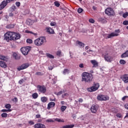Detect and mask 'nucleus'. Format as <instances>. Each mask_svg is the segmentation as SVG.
Returning a JSON list of instances; mask_svg holds the SVG:
<instances>
[{
	"instance_id": "nucleus-39",
	"label": "nucleus",
	"mask_w": 128,
	"mask_h": 128,
	"mask_svg": "<svg viewBox=\"0 0 128 128\" xmlns=\"http://www.w3.org/2000/svg\"><path fill=\"white\" fill-rule=\"evenodd\" d=\"M1 116H2V118H7L8 114H6V112H4L1 114Z\"/></svg>"
},
{
	"instance_id": "nucleus-48",
	"label": "nucleus",
	"mask_w": 128,
	"mask_h": 128,
	"mask_svg": "<svg viewBox=\"0 0 128 128\" xmlns=\"http://www.w3.org/2000/svg\"><path fill=\"white\" fill-rule=\"evenodd\" d=\"M60 54H62V52L60 50H58L56 52V55L58 56H60Z\"/></svg>"
},
{
	"instance_id": "nucleus-18",
	"label": "nucleus",
	"mask_w": 128,
	"mask_h": 128,
	"mask_svg": "<svg viewBox=\"0 0 128 128\" xmlns=\"http://www.w3.org/2000/svg\"><path fill=\"white\" fill-rule=\"evenodd\" d=\"M46 32L50 34H54V30L51 28H46Z\"/></svg>"
},
{
	"instance_id": "nucleus-35",
	"label": "nucleus",
	"mask_w": 128,
	"mask_h": 128,
	"mask_svg": "<svg viewBox=\"0 0 128 128\" xmlns=\"http://www.w3.org/2000/svg\"><path fill=\"white\" fill-rule=\"evenodd\" d=\"M66 110V106H62L60 107V110L61 111L64 112V110Z\"/></svg>"
},
{
	"instance_id": "nucleus-47",
	"label": "nucleus",
	"mask_w": 128,
	"mask_h": 128,
	"mask_svg": "<svg viewBox=\"0 0 128 128\" xmlns=\"http://www.w3.org/2000/svg\"><path fill=\"white\" fill-rule=\"evenodd\" d=\"M89 22H90V24H94V20L93 18H90L89 20Z\"/></svg>"
},
{
	"instance_id": "nucleus-44",
	"label": "nucleus",
	"mask_w": 128,
	"mask_h": 128,
	"mask_svg": "<svg viewBox=\"0 0 128 128\" xmlns=\"http://www.w3.org/2000/svg\"><path fill=\"white\" fill-rule=\"evenodd\" d=\"M50 26H56V23L55 22H50Z\"/></svg>"
},
{
	"instance_id": "nucleus-57",
	"label": "nucleus",
	"mask_w": 128,
	"mask_h": 128,
	"mask_svg": "<svg viewBox=\"0 0 128 128\" xmlns=\"http://www.w3.org/2000/svg\"><path fill=\"white\" fill-rule=\"evenodd\" d=\"M128 96H124V97L122 98V100H126V98H128Z\"/></svg>"
},
{
	"instance_id": "nucleus-43",
	"label": "nucleus",
	"mask_w": 128,
	"mask_h": 128,
	"mask_svg": "<svg viewBox=\"0 0 128 128\" xmlns=\"http://www.w3.org/2000/svg\"><path fill=\"white\" fill-rule=\"evenodd\" d=\"M28 124H29L30 126H34V122L33 120H29Z\"/></svg>"
},
{
	"instance_id": "nucleus-1",
	"label": "nucleus",
	"mask_w": 128,
	"mask_h": 128,
	"mask_svg": "<svg viewBox=\"0 0 128 128\" xmlns=\"http://www.w3.org/2000/svg\"><path fill=\"white\" fill-rule=\"evenodd\" d=\"M20 38V34L12 32H8L4 34V40L8 42L10 40H16Z\"/></svg>"
},
{
	"instance_id": "nucleus-20",
	"label": "nucleus",
	"mask_w": 128,
	"mask_h": 128,
	"mask_svg": "<svg viewBox=\"0 0 128 128\" xmlns=\"http://www.w3.org/2000/svg\"><path fill=\"white\" fill-rule=\"evenodd\" d=\"M91 64L93 65V67L96 68V66H98V63L96 60H90Z\"/></svg>"
},
{
	"instance_id": "nucleus-3",
	"label": "nucleus",
	"mask_w": 128,
	"mask_h": 128,
	"mask_svg": "<svg viewBox=\"0 0 128 128\" xmlns=\"http://www.w3.org/2000/svg\"><path fill=\"white\" fill-rule=\"evenodd\" d=\"M46 42V37H40L36 38L34 42V45L37 46H40L44 44V42Z\"/></svg>"
},
{
	"instance_id": "nucleus-26",
	"label": "nucleus",
	"mask_w": 128,
	"mask_h": 128,
	"mask_svg": "<svg viewBox=\"0 0 128 128\" xmlns=\"http://www.w3.org/2000/svg\"><path fill=\"white\" fill-rule=\"evenodd\" d=\"M6 28H8V30H10V28H14V24H9L6 26Z\"/></svg>"
},
{
	"instance_id": "nucleus-52",
	"label": "nucleus",
	"mask_w": 128,
	"mask_h": 128,
	"mask_svg": "<svg viewBox=\"0 0 128 128\" xmlns=\"http://www.w3.org/2000/svg\"><path fill=\"white\" fill-rule=\"evenodd\" d=\"M16 6H20V2H16Z\"/></svg>"
},
{
	"instance_id": "nucleus-42",
	"label": "nucleus",
	"mask_w": 128,
	"mask_h": 128,
	"mask_svg": "<svg viewBox=\"0 0 128 128\" xmlns=\"http://www.w3.org/2000/svg\"><path fill=\"white\" fill-rule=\"evenodd\" d=\"M6 108H8V110H10V108H11L12 106L10 105V104H6L5 105Z\"/></svg>"
},
{
	"instance_id": "nucleus-55",
	"label": "nucleus",
	"mask_w": 128,
	"mask_h": 128,
	"mask_svg": "<svg viewBox=\"0 0 128 128\" xmlns=\"http://www.w3.org/2000/svg\"><path fill=\"white\" fill-rule=\"evenodd\" d=\"M24 82V79H21L20 80H19L18 83L20 84H22Z\"/></svg>"
},
{
	"instance_id": "nucleus-31",
	"label": "nucleus",
	"mask_w": 128,
	"mask_h": 128,
	"mask_svg": "<svg viewBox=\"0 0 128 128\" xmlns=\"http://www.w3.org/2000/svg\"><path fill=\"white\" fill-rule=\"evenodd\" d=\"M64 92H66V90H62L56 93V96H60V94H64Z\"/></svg>"
},
{
	"instance_id": "nucleus-38",
	"label": "nucleus",
	"mask_w": 128,
	"mask_h": 128,
	"mask_svg": "<svg viewBox=\"0 0 128 128\" xmlns=\"http://www.w3.org/2000/svg\"><path fill=\"white\" fill-rule=\"evenodd\" d=\"M62 98H68V94L65 93L62 96Z\"/></svg>"
},
{
	"instance_id": "nucleus-45",
	"label": "nucleus",
	"mask_w": 128,
	"mask_h": 128,
	"mask_svg": "<svg viewBox=\"0 0 128 128\" xmlns=\"http://www.w3.org/2000/svg\"><path fill=\"white\" fill-rule=\"evenodd\" d=\"M27 44H32V39L28 38L26 40Z\"/></svg>"
},
{
	"instance_id": "nucleus-34",
	"label": "nucleus",
	"mask_w": 128,
	"mask_h": 128,
	"mask_svg": "<svg viewBox=\"0 0 128 128\" xmlns=\"http://www.w3.org/2000/svg\"><path fill=\"white\" fill-rule=\"evenodd\" d=\"M70 73V70L68 69H65L63 71V74H68Z\"/></svg>"
},
{
	"instance_id": "nucleus-15",
	"label": "nucleus",
	"mask_w": 128,
	"mask_h": 128,
	"mask_svg": "<svg viewBox=\"0 0 128 128\" xmlns=\"http://www.w3.org/2000/svg\"><path fill=\"white\" fill-rule=\"evenodd\" d=\"M8 2L4 0L2 2L1 4H0V10H2V8H4L6 6H8Z\"/></svg>"
},
{
	"instance_id": "nucleus-14",
	"label": "nucleus",
	"mask_w": 128,
	"mask_h": 128,
	"mask_svg": "<svg viewBox=\"0 0 128 128\" xmlns=\"http://www.w3.org/2000/svg\"><path fill=\"white\" fill-rule=\"evenodd\" d=\"M121 80H122V82H124V84H128V74H124L120 76Z\"/></svg>"
},
{
	"instance_id": "nucleus-12",
	"label": "nucleus",
	"mask_w": 128,
	"mask_h": 128,
	"mask_svg": "<svg viewBox=\"0 0 128 128\" xmlns=\"http://www.w3.org/2000/svg\"><path fill=\"white\" fill-rule=\"evenodd\" d=\"M98 110V106L93 104L90 108L91 112L92 114H96Z\"/></svg>"
},
{
	"instance_id": "nucleus-9",
	"label": "nucleus",
	"mask_w": 128,
	"mask_h": 128,
	"mask_svg": "<svg viewBox=\"0 0 128 128\" xmlns=\"http://www.w3.org/2000/svg\"><path fill=\"white\" fill-rule=\"evenodd\" d=\"M97 99L98 100H110V97L106 95H102V94H100L98 95L97 96Z\"/></svg>"
},
{
	"instance_id": "nucleus-16",
	"label": "nucleus",
	"mask_w": 128,
	"mask_h": 128,
	"mask_svg": "<svg viewBox=\"0 0 128 128\" xmlns=\"http://www.w3.org/2000/svg\"><path fill=\"white\" fill-rule=\"evenodd\" d=\"M76 44L79 46V48H84L86 44H84L82 42H81L80 40H77L76 42Z\"/></svg>"
},
{
	"instance_id": "nucleus-41",
	"label": "nucleus",
	"mask_w": 128,
	"mask_h": 128,
	"mask_svg": "<svg viewBox=\"0 0 128 128\" xmlns=\"http://www.w3.org/2000/svg\"><path fill=\"white\" fill-rule=\"evenodd\" d=\"M122 16H123V18H128V12H126L122 14Z\"/></svg>"
},
{
	"instance_id": "nucleus-49",
	"label": "nucleus",
	"mask_w": 128,
	"mask_h": 128,
	"mask_svg": "<svg viewBox=\"0 0 128 128\" xmlns=\"http://www.w3.org/2000/svg\"><path fill=\"white\" fill-rule=\"evenodd\" d=\"M123 24H124V26H128V20L124 21Z\"/></svg>"
},
{
	"instance_id": "nucleus-23",
	"label": "nucleus",
	"mask_w": 128,
	"mask_h": 128,
	"mask_svg": "<svg viewBox=\"0 0 128 128\" xmlns=\"http://www.w3.org/2000/svg\"><path fill=\"white\" fill-rule=\"evenodd\" d=\"M26 23L28 26H32V24H34V20L28 19L26 21Z\"/></svg>"
},
{
	"instance_id": "nucleus-63",
	"label": "nucleus",
	"mask_w": 128,
	"mask_h": 128,
	"mask_svg": "<svg viewBox=\"0 0 128 128\" xmlns=\"http://www.w3.org/2000/svg\"><path fill=\"white\" fill-rule=\"evenodd\" d=\"M9 16H14V14L12 12H10L9 14Z\"/></svg>"
},
{
	"instance_id": "nucleus-46",
	"label": "nucleus",
	"mask_w": 128,
	"mask_h": 128,
	"mask_svg": "<svg viewBox=\"0 0 128 128\" xmlns=\"http://www.w3.org/2000/svg\"><path fill=\"white\" fill-rule=\"evenodd\" d=\"M82 12H84V10L82 8H79L78 10V14H82Z\"/></svg>"
},
{
	"instance_id": "nucleus-61",
	"label": "nucleus",
	"mask_w": 128,
	"mask_h": 128,
	"mask_svg": "<svg viewBox=\"0 0 128 128\" xmlns=\"http://www.w3.org/2000/svg\"><path fill=\"white\" fill-rule=\"evenodd\" d=\"M100 20H101L102 22H106L104 18H101L100 19Z\"/></svg>"
},
{
	"instance_id": "nucleus-53",
	"label": "nucleus",
	"mask_w": 128,
	"mask_h": 128,
	"mask_svg": "<svg viewBox=\"0 0 128 128\" xmlns=\"http://www.w3.org/2000/svg\"><path fill=\"white\" fill-rule=\"evenodd\" d=\"M36 76H42V74L40 72H37L36 73Z\"/></svg>"
},
{
	"instance_id": "nucleus-32",
	"label": "nucleus",
	"mask_w": 128,
	"mask_h": 128,
	"mask_svg": "<svg viewBox=\"0 0 128 128\" xmlns=\"http://www.w3.org/2000/svg\"><path fill=\"white\" fill-rule=\"evenodd\" d=\"M46 56H47V58H54V56L48 53L46 54Z\"/></svg>"
},
{
	"instance_id": "nucleus-54",
	"label": "nucleus",
	"mask_w": 128,
	"mask_h": 128,
	"mask_svg": "<svg viewBox=\"0 0 128 128\" xmlns=\"http://www.w3.org/2000/svg\"><path fill=\"white\" fill-rule=\"evenodd\" d=\"M40 114H38L36 116V118H40Z\"/></svg>"
},
{
	"instance_id": "nucleus-64",
	"label": "nucleus",
	"mask_w": 128,
	"mask_h": 128,
	"mask_svg": "<svg viewBox=\"0 0 128 128\" xmlns=\"http://www.w3.org/2000/svg\"><path fill=\"white\" fill-rule=\"evenodd\" d=\"M128 118V113L126 114V116L124 117V118Z\"/></svg>"
},
{
	"instance_id": "nucleus-4",
	"label": "nucleus",
	"mask_w": 128,
	"mask_h": 128,
	"mask_svg": "<svg viewBox=\"0 0 128 128\" xmlns=\"http://www.w3.org/2000/svg\"><path fill=\"white\" fill-rule=\"evenodd\" d=\"M36 88L39 94H46V87L44 85H38Z\"/></svg>"
},
{
	"instance_id": "nucleus-62",
	"label": "nucleus",
	"mask_w": 128,
	"mask_h": 128,
	"mask_svg": "<svg viewBox=\"0 0 128 128\" xmlns=\"http://www.w3.org/2000/svg\"><path fill=\"white\" fill-rule=\"evenodd\" d=\"M124 107H125V108H126V110H128V104H126L124 105Z\"/></svg>"
},
{
	"instance_id": "nucleus-13",
	"label": "nucleus",
	"mask_w": 128,
	"mask_h": 128,
	"mask_svg": "<svg viewBox=\"0 0 128 128\" xmlns=\"http://www.w3.org/2000/svg\"><path fill=\"white\" fill-rule=\"evenodd\" d=\"M113 58L112 56L110 55V54H107L104 56V60L106 62H112Z\"/></svg>"
},
{
	"instance_id": "nucleus-8",
	"label": "nucleus",
	"mask_w": 128,
	"mask_h": 128,
	"mask_svg": "<svg viewBox=\"0 0 128 128\" xmlns=\"http://www.w3.org/2000/svg\"><path fill=\"white\" fill-rule=\"evenodd\" d=\"M64 122V119L58 118H49L46 120V122Z\"/></svg>"
},
{
	"instance_id": "nucleus-37",
	"label": "nucleus",
	"mask_w": 128,
	"mask_h": 128,
	"mask_svg": "<svg viewBox=\"0 0 128 128\" xmlns=\"http://www.w3.org/2000/svg\"><path fill=\"white\" fill-rule=\"evenodd\" d=\"M120 64H126V60H120Z\"/></svg>"
},
{
	"instance_id": "nucleus-21",
	"label": "nucleus",
	"mask_w": 128,
	"mask_h": 128,
	"mask_svg": "<svg viewBox=\"0 0 128 128\" xmlns=\"http://www.w3.org/2000/svg\"><path fill=\"white\" fill-rule=\"evenodd\" d=\"M0 60H4L5 62H8V56H6L4 55H0Z\"/></svg>"
},
{
	"instance_id": "nucleus-28",
	"label": "nucleus",
	"mask_w": 128,
	"mask_h": 128,
	"mask_svg": "<svg viewBox=\"0 0 128 128\" xmlns=\"http://www.w3.org/2000/svg\"><path fill=\"white\" fill-rule=\"evenodd\" d=\"M32 98L34 100H36V98H38V94L36 92L34 93L33 94H32Z\"/></svg>"
},
{
	"instance_id": "nucleus-24",
	"label": "nucleus",
	"mask_w": 128,
	"mask_h": 128,
	"mask_svg": "<svg viewBox=\"0 0 128 128\" xmlns=\"http://www.w3.org/2000/svg\"><path fill=\"white\" fill-rule=\"evenodd\" d=\"M122 58H128V50L125 52L123 53L121 56Z\"/></svg>"
},
{
	"instance_id": "nucleus-40",
	"label": "nucleus",
	"mask_w": 128,
	"mask_h": 128,
	"mask_svg": "<svg viewBox=\"0 0 128 128\" xmlns=\"http://www.w3.org/2000/svg\"><path fill=\"white\" fill-rule=\"evenodd\" d=\"M54 5L56 6H57V8L60 7V2H58L56 1L54 2Z\"/></svg>"
},
{
	"instance_id": "nucleus-7",
	"label": "nucleus",
	"mask_w": 128,
	"mask_h": 128,
	"mask_svg": "<svg viewBox=\"0 0 128 128\" xmlns=\"http://www.w3.org/2000/svg\"><path fill=\"white\" fill-rule=\"evenodd\" d=\"M120 29L116 30L114 32L108 34L107 38H114V36H120Z\"/></svg>"
},
{
	"instance_id": "nucleus-30",
	"label": "nucleus",
	"mask_w": 128,
	"mask_h": 128,
	"mask_svg": "<svg viewBox=\"0 0 128 128\" xmlns=\"http://www.w3.org/2000/svg\"><path fill=\"white\" fill-rule=\"evenodd\" d=\"M46 100H48V98L46 96H43L41 98V101L42 102H46Z\"/></svg>"
},
{
	"instance_id": "nucleus-17",
	"label": "nucleus",
	"mask_w": 128,
	"mask_h": 128,
	"mask_svg": "<svg viewBox=\"0 0 128 128\" xmlns=\"http://www.w3.org/2000/svg\"><path fill=\"white\" fill-rule=\"evenodd\" d=\"M34 128H46V126L42 124H36L34 126Z\"/></svg>"
},
{
	"instance_id": "nucleus-27",
	"label": "nucleus",
	"mask_w": 128,
	"mask_h": 128,
	"mask_svg": "<svg viewBox=\"0 0 128 128\" xmlns=\"http://www.w3.org/2000/svg\"><path fill=\"white\" fill-rule=\"evenodd\" d=\"M74 126V124L66 125L60 127V128H72Z\"/></svg>"
},
{
	"instance_id": "nucleus-19",
	"label": "nucleus",
	"mask_w": 128,
	"mask_h": 128,
	"mask_svg": "<svg viewBox=\"0 0 128 128\" xmlns=\"http://www.w3.org/2000/svg\"><path fill=\"white\" fill-rule=\"evenodd\" d=\"M56 106V103L54 102H50L48 104L47 108L48 110H50L52 108H54Z\"/></svg>"
},
{
	"instance_id": "nucleus-5",
	"label": "nucleus",
	"mask_w": 128,
	"mask_h": 128,
	"mask_svg": "<svg viewBox=\"0 0 128 128\" xmlns=\"http://www.w3.org/2000/svg\"><path fill=\"white\" fill-rule=\"evenodd\" d=\"M100 88V84L98 83H94V86H92L90 88H88L87 89L88 92H96V90H98Z\"/></svg>"
},
{
	"instance_id": "nucleus-33",
	"label": "nucleus",
	"mask_w": 128,
	"mask_h": 128,
	"mask_svg": "<svg viewBox=\"0 0 128 128\" xmlns=\"http://www.w3.org/2000/svg\"><path fill=\"white\" fill-rule=\"evenodd\" d=\"M49 78L52 80H56V76H54V75H50L49 76Z\"/></svg>"
},
{
	"instance_id": "nucleus-6",
	"label": "nucleus",
	"mask_w": 128,
	"mask_h": 128,
	"mask_svg": "<svg viewBox=\"0 0 128 128\" xmlns=\"http://www.w3.org/2000/svg\"><path fill=\"white\" fill-rule=\"evenodd\" d=\"M30 48H32L31 46L22 47L20 49V51L22 54L24 56H27V54H28V52H30Z\"/></svg>"
},
{
	"instance_id": "nucleus-2",
	"label": "nucleus",
	"mask_w": 128,
	"mask_h": 128,
	"mask_svg": "<svg viewBox=\"0 0 128 128\" xmlns=\"http://www.w3.org/2000/svg\"><path fill=\"white\" fill-rule=\"evenodd\" d=\"M82 81L84 82H88V84L92 82L94 79V76L92 74L88 72H84L82 74Z\"/></svg>"
},
{
	"instance_id": "nucleus-11",
	"label": "nucleus",
	"mask_w": 128,
	"mask_h": 128,
	"mask_svg": "<svg viewBox=\"0 0 128 128\" xmlns=\"http://www.w3.org/2000/svg\"><path fill=\"white\" fill-rule=\"evenodd\" d=\"M30 66V64L24 63L22 64L20 66H19L18 67L17 70H18L20 72V70H26V68H28Z\"/></svg>"
},
{
	"instance_id": "nucleus-36",
	"label": "nucleus",
	"mask_w": 128,
	"mask_h": 128,
	"mask_svg": "<svg viewBox=\"0 0 128 128\" xmlns=\"http://www.w3.org/2000/svg\"><path fill=\"white\" fill-rule=\"evenodd\" d=\"M25 32H26V34H34V36H36V34L28 30H25Z\"/></svg>"
},
{
	"instance_id": "nucleus-59",
	"label": "nucleus",
	"mask_w": 128,
	"mask_h": 128,
	"mask_svg": "<svg viewBox=\"0 0 128 128\" xmlns=\"http://www.w3.org/2000/svg\"><path fill=\"white\" fill-rule=\"evenodd\" d=\"M78 100L79 102H84V100H82V98H79Z\"/></svg>"
},
{
	"instance_id": "nucleus-56",
	"label": "nucleus",
	"mask_w": 128,
	"mask_h": 128,
	"mask_svg": "<svg viewBox=\"0 0 128 128\" xmlns=\"http://www.w3.org/2000/svg\"><path fill=\"white\" fill-rule=\"evenodd\" d=\"M116 116H117V118H122V114H116Z\"/></svg>"
},
{
	"instance_id": "nucleus-50",
	"label": "nucleus",
	"mask_w": 128,
	"mask_h": 128,
	"mask_svg": "<svg viewBox=\"0 0 128 128\" xmlns=\"http://www.w3.org/2000/svg\"><path fill=\"white\" fill-rule=\"evenodd\" d=\"M79 67H80V68H84V64H79Z\"/></svg>"
},
{
	"instance_id": "nucleus-10",
	"label": "nucleus",
	"mask_w": 128,
	"mask_h": 128,
	"mask_svg": "<svg viewBox=\"0 0 128 128\" xmlns=\"http://www.w3.org/2000/svg\"><path fill=\"white\" fill-rule=\"evenodd\" d=\"M105 13L106 14H108V16H114V11L112 8H108L105 10Z\"/></svg>"
},
{
	"instance_id": "nucleus-22",
	"label": "nucleus",
	"mask_w": 128,
	"mask_h": 128,
	"mask_svg": "<svg viewBox=\"0 0 128 128\" xmlns=\"http://www.w3.org/2000/svg\"><path fill=\"white\" fill-rule=\"evenodd\" d=\"M0 66H1V68H8V65H6V62L2 61H0Z\"/></svg>"
},
{
	"instance_id": "nucleus-29",
	"label": "nucleus",
	"mask_w": 128,
	"mask_h": 128,
	"mask_svg": "<svg viewBox=\"0 0 128 128\" xmlns=\"http://www.w3.org/2000/svg\"><path fill=\"white\" fill-rule=\"evenodd\" d=\"M12 112V110L10 109H2V110H1L2 112Z\"/></svg>"
},
{
	"instance_id": "nucleus-51",
	"label": "nucleus",
	"mask_w": 128,
	"mask_h": 128,
	"mask_svg": "<svg viewBox=\"0 0 128 128\" xmlns=\"http://www.w3.org/2000/svg\"><path fill=\"white\" fill-rule=\"evenodd\" d=\"M87 52H88V54H90V52H96V51H94L92 50H87Z\"/></svg>"
},
{
	"instance_id": "nucleus-60",
	"label": "nucleus",
	"mask_w": 128,
	"mask_h": 128,
	"mask_svg": "<svg viewBox=\"0 0 128 128\" xmlns=\"http://www.w3.org/2000/svg\"><path fill=\"white\" fill-rule=\"evenodd\" d=\"M34 106H40V102H36L34 104Z\"/></svg>"
},
{
	"instance_id": "nucleus-58",
	"label": "nucleus",
	"mask_w": 128,
	"mask_h": 128,
	"mask_svg": "<svg viewBox=\"0 0 128 128\" xmlns=\"http://www.w3.org/2000/svg\"><path fill=\"white\" fill-rule=\"evenodd\" d=\"M12 9L13 10H16V6H12Z\"/></svg>"
},
{
	"instance_id": "nucleus-25",
	"label": "nucleus",
	"mask_w": 128,
	"mask_h": 128,
	"mask_svg": "<svg viewBox=\"0 0 128 128\" xmlns=\"http://www.w3.org/2000/svg\"><path fill=\"white\" fill-rule=\"evenodd\" d=\"M12 56L15 60H18L20 58V56H18V54L16 52L13 53Z\"/></svg>"
}]
</instances>
